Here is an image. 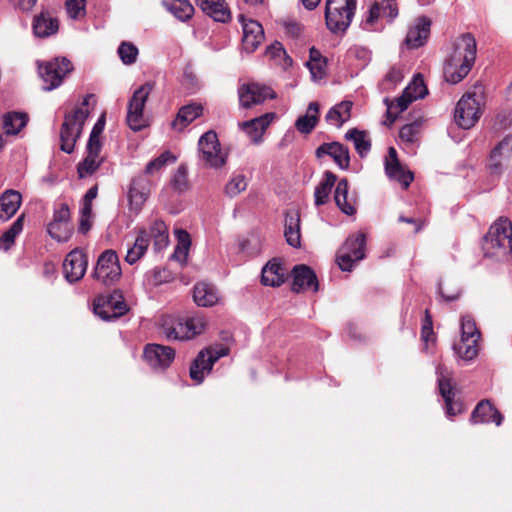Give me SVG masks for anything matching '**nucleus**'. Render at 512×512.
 <instances>
[{"label":"nucleus","mask_w":512,"mask_h":512,"mask_svg":"<svg viewBox=\"0 0 512 512\" xmlns=\"http://www.w3.org/2000/svg\"><path fill=\"white\" fill-rule=\"evenodd\" d=\"M477 52L476 39L471 33L459 36L453 46V51L445 60L444 77L448 83L461 82L471 71Z\"/></svg>","instance_id":"f257e3e1"},{"label":"nucleus","mask_w":512,"mask_h":512,"mask_svg":"<svg viewBox=\"0 0 512 512\" xmlns=\"http://www.w3.org/2000/svg\"><path fill=\"white\" fill-rule=\"evenodd\" d=\"M485 257L498 261L512 258V223L508 218L500 217L488 230L483 239Z\"/></svg>","instance_id":"f03ea898"},{"label":"nucleus","mask_w":512,"mask_h":512,"mask_svg":"<svg viewBox=\"0 0 512 512\" xmlns=\"http://www.w3.org/2000/svg\"><path fill=\"white\" fill-rule=\"evenodd\" d=\"M92 96L87 94L83 98L81 107H76L71 113H67L64 116L60 129V149L67 154L74 152L76 142L82 135L86 119L89 116V111L84 107L89 105V99Z\"/></svg>","instance_id":"7ed1b4c3"},{"label":"nucleus","mask_w":512,"mask_h":512,"mask_svg":"<svg viewBox=\"0 0 512 512\" xmlns=\"http://www.w3.org/2000/svg\"><path fill=\"white\" fill-rule=\"evenodd\" d=\"M356 0H327L325 22L332 33H344L350 26L356 11Z\"/></svg>","instance_id":"20e7f679"},{"label":"nucleus","mask_w":512,"mask_h":512,"mask_svg":"<svg viewBox=\"0 0 512 512\" xmlns=\"http://www.w3.org/2000/svg\"><path fill=\"white\" fill-rule=\"evenodd\" d=\"M460 328L461 339L458 343H454L453 350L460 360L470 362L478 355L481 334L474 318L470 315L462 316Z\"/></svg>","instance_id":"39448f33"},{"label":"nucleus","mask_w":512,"mask_h":512,"mask_svg":"<svg viewBox=\"0 0 512 512\" xmlns=\"http://www.w3.org/2000/svg\"><path fill=\"white\" fill-rule=\"evenodd\" d=\"M129 311L123 292L114 289L111 293L98 295L93 301L94 314L103 321L112 322Z\"/></svg>","instance_id":"423d86ee"},{"label":"nucleus","mask_w":512,"mask_h":512,"mask_svg":"<svg viewBox=\"0 0 512 512\" xmlns=\"http://www.w3.org/2000/svg\"><path fill=\"white\" fill-rule=\"evenodd\" d=\"M155 86L154 82H146L139 86L128 101L126 122L133 131H140L146 127L144 108L150 93Z\"/></svg>","instance_id":"0eeeda50"},{"label":"nucleus","mask_w":512,"mask_h":512,"mask_svg":"<svg viewBox=\"0 0 512 512\" xmlns=\"http://www.w3.org/2000/svg\"><path fill=\"white\" fill-rule=\"evenodd\" d=\"M91 276L94 280L108 287L120 280L122 269L115 250L107 249L99 255Z\"/></svg>","instance_id":"6e6552de"},{"label":"nucleus","mask_w":512,"mask_h":512,"mask_svg":"<svg viewBox=\"0 0 512 512\" xmlns=\"http://www.w3.org/2000/svg\"><path fill=\"white\" fill-rule=\"evenodd\" d=\"M366 235L362 232L351 234L339 249L336 260L339 268L350 272L355 264L365 258Z\"/></svg>","instance_id":"1a4fd4ad"},{"label":"nucleus","mask_w":512,"mask_h":512,"mask_svg":"<svg viewBox=\"0 0 512 512\" xmlns=\"http://www.w3.org/2000/svg\"><path fill=\"white\" fill-rule=\"evenodd\" d=\"M481 93L467 92L457 102L454 119L456 124L463 129H470L473 127L481 115L482 104Z\"/></svg>","instance_id":"9d476101"},{"label":"nucleus","mask_w":512,"mask_h":512,"mask_svg":"<svg viewBox=\"0 0 512 512\" xmlns=\"http://www.w3.org/2000/svg\"><path fill=\"white\" fill-rule=\"evenodd\" d=\"M73 70V64L66 57H57L43 64H38V73L44 85L43 90L52 91L58 88L67 74Z\"/></svg>","instance_id":"9b49d317"},{"label":"nucleus","mask_w":512,"mask_h":512,"mask_svg":"<svg viewBox=\"0 0 512 512\" xmlns=\"http://www.w3.org/2000/svg\"><path fill=\"white\" fill-rule=\"evenodd\" d=\"M199 158L210 168H221L226 164L227 155L222 153L218 135L214 130L205 132L198 141Z\"/></svg>","instance_id":"f8f14e48"},{"label":"nucleus","mask_w":512,"mask_h":512,"mask_svg":"<svg viewBox=\"0 0 512 512\" xmlns=\"http://www.w3.org/2000/svg\"><path fill=\"white\" fill-rule=\"evenodd\" d=\"M229 349L219 347L217 349L204 348L199 351L189 368V376L196 383L201 384L205 376L212 371L214 364L222 357L227 356Z\"/></svg>","instance_id":"ddd939ff"},{"label":"nucleus","mask_w":512,"mask_h":512,"mask_svg":"<svg viewBox=\"0 0 512 512\" xmlns=\"http://www.w3.org/2000/svg\"><path fill=\"white\" fill-rule=\"evenodd\" d=\"M436 376L439 394L445 402V414L447 418L453 419V417L463 412V405L459 401H454L455 387L452 383V378L449 376L447 368L443 365H438L436 367Z\"/></svg>","instance_id":"4468645a"},{"label":"nucleus","mask_w":512,"mask_h":512,"mask_svg":"<svg viewBox=\"0 0 512 512\" xmlns=\"http://www.w3.org/2000/svg\"><path fill=\"white\" fill-rule=\"evenodd\" d=\"M398 14L399 10L396 0L375 1L363 15L361 27L367 31H374L380 17L386 18L388 23H392Z\"/></svg>","instance_id":"2eb2a0df"},{"label":"nucleus","mask_w":512,"mask_h":512,"mask_svg":"<svg viewBox=\"0 0 512 512\" xmlns=\"http://www.w3.org/2000/svg\"><path fill=\"white\" fill-rule=\"evenodd\" d=\"M201 318H177L164 326V333L169 340H189L204 330Z\"/></svg>","instance_id":"dca6fc26"},{"label":"nucleus","mask_w":512,"mask_h":512,"mask_svg":"<svg viewBox=\"0 0 512 512\" xmlns=\"http://www.w3.org/2000/svg\"><path fill=\"white\" fill-rule=\"evenodd\" d=\"M87 266L86 253L80 248L71 250L63 261V274L66 281L71 284L80 281L86 273Z\"/></svg>","instance_id":"f3484780"},{"label":"nucleus","mask_w":512,"mask_h":512,"mask_svg":"<svg viewBox=\"0 0 512 512\" xmlns=\"http://www.w3.org/2000/svg\"><path fill=\"white\" fill-rule=\"evenodd\" d=\"M239 101L242 107L251 108L254 105L262 104L267 99L276 98L275 92L268 86L249 83L238 89Z\"/></svg>","instance_id":"a211bd4d"},{"label":"nucleus","mask_w":512,"mask_h":512,"mask_svg":"<svg viewBox=\"0 0 512 512\" xmlns=\"http://www.w3.org/2000/svg\"><path fill=\"white\" fill-rule=\"evenodd\" d=\"M150 184L147 174L144 172L131 179L127 193L131 211L139 212L142 209L150 194Z\"/></svg>","instance_id":"6ab92c4d"},{"label":"nucleus","mask_w":512,"mask_h":512,"mask_svg":"<svg viewBox=\"0 0 512 512\" xmlns=\"http://www.w3.org/2000/svg\"><path fill=\"white\" fill-rule=\"evenodd\" d=\"M143 357L152 368H168L175 359V350L160 344H147L144 347Z\"/></svg>","instance_id":"aec40b11"},{"label":"nucleus","mask_w":512,"mask_h":512,"mask_svg":"<svg viewBox=\"0 0 512 512\" xmlns=\"http://www.w3.org/2000/svg\"><path fill=\"white\" fill-rule=\"evenodd\" d=\"M317 158L329 156L341 170H347L350 166V151L344 144L333 141L324 142L315 151Z\"/></svg>","instance_id":"412c9836"},{"label":"nucleus","mask_w":512,"mask_h":512,"mask_svg":"<svg viewBox=\"0 0 512 512\" xmlns=\"http://www.w3.org/2000/svg\"><path fill=\"white\" fill-rule=\"evenodd\" d=\"M292 291L300 293L305 290L318 291L319 283L312 268L305 264L295 265L293 270Z\"/></svg>","instance_id":"4be33fe9"},{"label":"nucleus","mask_w":512,"mask_h":512,"mask_svg":"<svg viewBox=\"0 0 512 512\" xmlns=\"http://www.w3.org/2000/svg\"><path fill=\"white\" fill-rule=\"evenodd\" d=\"M431 20L427 16L418 17L409 28L405 44L410 49H418L425 45L430 35Z\"/></svg>","instance_id":"5701e85b"},{"label":"nucleus","mask_w":512,"mask_h":512,"mask_svg":"<svg viewBox=\"0 0 512 512\" xmlns=\"http://www.w3.org/2000/svg\"><path fill=\"white\" fill-rule=\"evenodd\" d=\"M502 421L503 415L489 400H481L472 411L470 417L472 424H488L494 422L497 426H500Z\"/></svg>","instance_id":"b1692460"},{"label":"nucleus","mask_w":512,"mask_h":512,"mask_svg":"<svg viewBox=\"0 0 512 512\" xmlns=\"http://www.w3.org/2000/svg\"><path fill=\"white\" fill-rule=\"evenodd\" d=\"M264 38V29L259 22L249 20L243 23L242 47L244 51L253 53L263 42Z\"/></svg>","instance_id":"393cba45"},{"label":"nucleus","mask_w":512,"mask_h":512,"mask_svg":"<svg viewBox=\"0 0 512 512\" xmlns=\"http://www.w3.org/2000/svg\"><path fill=\"white\" fill-rule=\"evenodd\" d=\"M139 231H144L148 238V244L153 241V249L156 252L162 251L169 245V232L168 227L162 220H155L148 229L141 228Z\"/></svg>","instance_id":"a878e982"},{"label":"nucleus","mask_w":512,"mask_h":512,"mask_svg":"<svg viewBox=\"0 0 512 512\" xmlns=\"http://www.w3.org/2000/svg\"><path fill=\"white\" fill-rule=\"evenodd\" d=\"M199 8L216 22L230 21L231 14L225 0H196Z\"/></svg>","instance_id":"bb28decb"},{"label":"nucleus","mask_w":512,"mask_h":512,"mask_svg":"<svg viewBox=\"0 0 512 512\" xmlns=\"http://www.w3.org/2000/svg\"><path fill=\"white\" fill-rule=\"evenodd\" d=\"M286 270L277 259L270 260L261 272V283L264 286L278 287L285 281Z\"/></svg>","instance_id":"cd10ccee"},{"label":"nucleus","mask_w":512,"mask_h":512,"mask_svg":"<svg viewBox=\"0 0 512 512\" xmlns=\"http://www.w3.org/2000/svg\"><path fill=\"white\" fill-rule=\"evenodd\" d=\"M274 113H266L259 117L245 121L240 124L242 130L250 136L254 143H259L262 140V135L266 128L270 125L273 120Z\"/></svg>","instance_id":"c85d7f7f"},{"label":"nucleus","mask_w":512,"mask_h":512,"mask_svg":"<svg viewBox=\"0 0 512 512\" xmlns=\"http://www.w3.org/2000/svg\"><path fill=\"white\" fill-rule=\"evenodd\" d=\"M22 203L20 192L8 189L0 195V220L7 221L12 218Z\"/></svg>","instance_id":"c756f323"},{"label":"nucleus","mask_w":512,"mask_h":512,"mask_svg":"<svg viewBox=\"0 0 512 512\" xmlns=\"http://www.w3.org/2000/svg\"><path fill=\"white\" fill-rule=\"evenodd\" d=\"M59 22L48 12H41L33 19V33L38 38H47L58 31Z\"/></svg>","instance_id":"7c9ffc66"},{"label":"nucleus","mask_w":512,"mask_h":512,"mask_svg":"<svg viewBox=\"0 0 512 512\" xmlns=\"http://www.w3.org/2000/svg\"><path fill=\"white\" fill-rule=\"evenodd\" d=\"M284 236L286 242L293 248L301 246L300 215L298 211L285 213Z\"/></svg>","instance_id":"2f4dec72"},{"label":"nucleus","mask_w":512,"mask_h":512,"mask_svg":"<svg viewBox=\"0 0 512 512\" xmlns=\"http://www.w3.org/2000/svg\"><path fill=\"white\" fill-rule=\"evenodd\" d=\"M203 113V106L197 103H190L182 106L176 118L172 121L171 125L178 131L184 130L195 119L199 118Z\"/></svg>","instance_id":"473e14b6"},{"label":"nucleus","mask_w":512,"mask_h":512,"mask_svg":"<svg viewBox=\"0 0 512 512\" xmlns=\"http://www.w3.org/2000/svg\"><path fill=\"white\" fill-rule=\"evenodd\" d=\"M193 299L198 306L211 307L218 302V291L210 283L199 282L194 286Z\"/></svg>","instance_id":"72a5a7b5"},{"label":"nucleus","mask_w":512,"mask_h":512,"mask_svg":"<svg viewBox=\"0 0 512 512\" xmlns=\"http://www.w3.org/2000/svg\"><path fill=\"white\" fill-rule=\"evenodd\" d=\"M349 192V183L346 178H342L337 182L335 192H334V200L337 207L341 210L342 213L348 216H353L356 213V208L354 206V200L348 198Z\"/></svg>","instance_id":"f704fd0d"},{"label":"nucleus","mask_w":512,"mask_h":512,"mask_svg":"<svg viewBox=\"0 0 512 512\" xmlns=\"http://www.w3.org/2000/svg\"><path fill=\"white\" fill-rule=\"evenodd\" d=\"M512 136L504 137L491 151L488 162V169L492 174H499L502 171V160L512 147Z\"/></svg>","instance_id":"c9c22d12"},{"label":"nucleus","mask_w":512,"mask_h":512,"mask_svg":"<svg viewBox=\"0 0 512 512\" xmlns=\"http://www.w3.org/2000/svg\"><path fill=\"white\" fill-rule=\"evenodd\" d=\"M352 107V101H341L328 110L325 119L329 124L341 128L351 118Z\"/></svg>","instance_id":"e433bc0d"},{"label":"nucleus","mask_w":512,"mask_h":512,"mask_svg":"<svg viewBox=\"0 0 512 512\" xmlns=\"http://www.w3.org/2000/svg\"><path fill=\"white\" fill-rule=\"evenodd\" d=\"M336 182L337 176L333 172L329 170L324 172L322 180L315 187L314 191V202L316 206H322L328 202L330 193Z\"/></svg>","instance_id":"4c0bfd02"},{"label":"nucleus","mask_w":512,"mask_h":512,"mask_svg":"<svg viewBox=\"0 0 512 512\" xmlns=\"http://www.w3.org/2000/svg\"><path fill=\"white\" fill-rule=\"evenodd\" d=\"M162 5L181 22L190 20L195 11L189 0H162Z\"/></svg>","instance_id":"58836bf2"},{"label":"nucleus","mask_w":512,"mask_h":512,"mask_svg":"<svg viewBox=\"0 0 512 512\" xmlns=\"http://www.w3.org/2000/svg\"><path fill=\"white\" fill-rule=\"evenodd\" d=\"M318 114L319 104L317 102H310L307 113L296 120V129L302 134L311 133L318 123Z\"/></svg>","instance_id":"ea45409f"},{"label":"nucleus","mask_w":512,"mask_h":512,"mask_svg":"<svg viewBox=\"0 0 512 512\" xmlns=\"http://www.w3.org/2000/svg\"><path fill=\"white\" fill-rule=\"evenodd\" d=\"M344 137L354 143L355 150L361 158L366 157L370 152L371 140L366 131L352 128L345 133Z\"/></svg>","instance_id":"a19ab883"},{"label":"nucleus","mask_w":512,"mask_h":512,"mask_svg":"<svg viewBox=\"0 0 512 512\" xmlns=\"http://www.w3.org/2000/svg\"><path fill=\"white\" fill-rule=\"evenodd\" d=\"M28 116L22 112H8L3 116V129L7 135H16L27 124Z\"/></svg>","instance_id":"79ce46f5"},{"label":"nucleus","mask_w":512,"mask_h":512,"mask_svg":"<svg viewBox=\"0 0 512 512\" xmlns=\"http://www.w3.org/2000/svg\"><path fill=\"white\" fill-rule=\"evenodd\" d=\"M148 238L144 231H138L137 237L132 247H130L125 256V261L133 265L141 259L148 249Z\"/></svg>","instance_id":"37998d69"},{"label":"nucleus","mask_w":512,"mask_h":512,"mask_svg":"<svg viewBox=\"0 0 512 512\" xmlns=\"http://www.w3.org/2000/svg\"><path fill=\"white\" fill-rule=\"evenodd\" d=\"M24 227V214H21L12 225L2 233L0 237V249L7 251L15 243L16 237L22 232Z\"/></svg>","instance_id":"c03bdc74"},{"label":"nucleus","mask_w":512,"mask_h":512,"mask_svg":"<svg viewBox=\"0 0 512 512\" xmlns=\"http://www.w3.org/2000/svg\"><path fill=\"white\" fill-rule=\"evenodd\" d=\"M176 160L177 158L170 151H164L147 163L144 173L147 175H154L161 171L166 165L175 163Z\"/></svg>","instance_id":"a18cd8bd"},{"label":"nucleus","mask_w":512,"mask_h":512,"mask_svg":"<svg viewBox=\"0 0 512 512\" xmlns=\"http://www.w3.org/2000/svg\"><path fill=\"white\" fill-rule=\"evenodd\" d=\"M266 55L271 59L278 60L279 64L285 69L293 64V59L287 54L282 43L278 41H275L266 48Z\"/></svg>","instance_id":"49530a36"},{"label":"nucleus","mask_w":512,"mask_h":512,"mask_svg":"<svg viewBox=\"0 0 512 512\" xmlns=\"http://www.w3.org/2000/svg\"><path fill=\"white\" fill-rule=\"evenodd\" d=\"M102 163V158L86 154L85 158L77 165L79 178H86L93 175L99 169Z\"/></svg>","instance_id":"de8ad7c7"},{"label":"nucleus","mask_w":512,"mask_h":512,"mask_svg":"<svg viewBox=\"0 0 512 512\" xmlns=\"http://www.w3.org/2000/svg\"><path fill=\"white\" fill-rule=\"evenodd\" d=\"M174 191L181 194L189 189L188 170L184 165H180L170 181Z\"/></svg>","instance_id":"09e8293b"},{"label":"nucleus","mask_w":512,"mask_h":512,"mask_svg":"<svg viewBox=\"0 0 512 512\" xmlns=\"http://www.w3.org/2000/svg\"><path fill=\"white\" fill-rule=\"evenodd\" d=\"M47 232L57 242L63 243L68 241L71 235L69 223L50 222L47 227Z\"/></svg>","instance_id":"8fccbe9b"},{"label":"nucleus","mask_w":512,"mask_h":512,"mask_svg":"<svg viewBox=\"0 0 512 512\" xmlns=\"http://www.w3.org/2000/svg\"><path fill=\"white\" fill-rule=\"evenodd\" d=\"M404 91L414 100L423 99L428 94V89L424 83L423 77L420 74L412 79Z\"/></svg>","instance_id":"3c124183"},{"label":"nucleus","mask_w":512,"mask_h":512,"mask_svg":"<svg viewBox=\"0 0 512 512\" xmlns=\"http://www.w3.org/2000/svg\"><path fill=\"white\" fill-rule=\"evenodd\" d=\"M118 55L124 64L130 65L136 62L138 49L132 43L122 42L118 47Z\"/></svg>","instance_id":"603ef678"},{"label":"nucleus","mask_w":512,"mask_h":512,"mask_svg":"<svg viewBox=\"0 0 512 512\" xmlns=\"http://www.w3.org/2000/svg\"><path fill=\"white\" fill-rule=\"evenodd\" d=\"M247 187L246 178L243 174L234 175L225 186L228 196L234 197L244 191Z\"/></svg>","instance_id":"864d4df0"},{"label":"nucleus","mask_w":512,"mask_h":512,"mask_svg":"<svg viewBox=\"0 0 512 512\" xmlns=\"http://www.w3.org/2000/svg\"><path fill=\"white\" fill-rule=\"evenodd\" d=\"M177 236L179 240V244L175 247L173 254L171 255L172 259H179L180 254H183L184 259L187 256L188 248L191 244L190 235L185 230H177Z\"/></svg>","instance_id":"5fc2aeb1"},{"label":"nucleus","mask_w":512,"mask_h":512,"mask_svg":"<svg viewBox=\"0 0 512 512\" xmlns=\"http://www.w3.org/2000/svg\"><path fill=\"white\" fill-rule=\"evenodd\" d=\"M86 0H66L67 14L72 19H79L85 14Z\"/></svg>","instance_id":"6e6d98bb"},{"label":"nucleus","mask_w":512,"mask_h":512,"mask_svg":"<svg viewBox=\"0 0 512 512\" xmlns=\"http://www.w3.org/2000/svg\"><path fill=\"white\" fill-rule=\"evenodd\" d=\"M418 125L416 123L405 124L399 131V138L403 143L413 144L417 139Z\"/></svg>","instance_id":"4d7b16f0"},{"label":"nucleus","mask_w":512,"mask_h":512,"mask_svg":"<svg viewBox=\"0 0 512 512\" xmlns=\"http://www.w3.org/2000/svg\"><path fill=\"white\" fill-rule=\"evenodd\" d=\"M153 284L161 285L173 280L171 271L165 267H155L152 271Z\"/></svg>","instance_id":"13d9d810"},{"label":"nucleus","mask_w":512,"mask_h":512,"mask_svg":"<svg viewBox=\"0 0 512 512\" xmlns=\"http://www.w3.org/2000/svg\"><path fill=\"white\" fill-rule=\"evenodd\" d=\"M433 323L432 317L428 310H425V318L421 328V339L428 344L430 340H433Z\"/></svg>","instance_id":"bf43d9fd"},{"label":"nucleus","mask_w":512,"mask_h":512,"mask_svg":"<svg viewBox=\"0 0 512 512\" xmlns=\"http://www.w3.org/2000/svg\"><path fill=\"white\" fill-rule=\"evenodd\" d=\"M69 220H70L69 206L66 203H61L58 206V208L54 209L52 221L65 224V223H69Z\"/></svg>","instance_id":"052dcab7"},{"label":"nucleus","mask_w":512,"mask_h":512,"mask_svg":"<svg viewBox=\"0 0 512 512\" xmlns=\"http://www.w3.org/2000/svg\"><path fill=\"white\" fill-rule=\"evenodd\" d=\"M325 64L326 60L321 59V62H307L306 65L314 79H321L325 75Z\"/></svg>","instance_id":"680f3d73"},{"label":"nucleus","mask_w":512,"mask_h":512,"mask_svg":"<svg viewBox=\"0 0 512 512\" xmlns=\"http://www.w3.org/2000/svg\"><path fill=\"white\" fill-rule=\"evenodd\" d=\"M102 149V143L100 137L89 136L87 145H86V154L98 156Z\"/></svg>","instance_id":"e2e57ef3"},{"label":"nucleus","mask_w":512,"mask_h":512,"mask_svg":"<svg viewBox=\"0 0 512 512\" xmlns=\"http://www.w3.org/2000/svg\"><path fill=\"white\" fill-rule=\"evenodd\" d=\"M403 79V74L400 68L391 67L385 76V81L391 83L392 85H397Z\"/></svg>","instance_id":"0e129e2a"},{"label":"nucleus","mask_w":512,"mask_h":512,"mask_svg":"<svg viewBox=\"0 0 512 512\" xmlns=\"http://www.w3.org/2000/svg\"><path fill=\"white\" fill-rule=\"evenodd\" d=\"M394 180L398 181L402 185L403 189H407L410 186V184L413 182V180H414V174L410 170L403 169L395 177Z\"/></svg>","instance_id":"69168bd1"},{"label":"nucleus","mask_w":512,"mask_h":512,"mask_svg":"<svg viewBox=\"0 0 512 512\" xmlns=\"http://www.w3.org/2000/svg\"><path fill=\"white\" fill-rule=\"evenodd\" d=\"M438 293L446 302H452L457 300L461 295L460 288H455L453 291L445 292L441 282L438 283Z\"/></svg>","instance_id":"338daca9"},{"label":"nucleus","mask_w":512,"mask_h":512,"mask_svg":"<svg viewBox=\"0 0 512 512\" xmlns=\"http://www.w3.org/2000/svg\"><path fill=\"white\" fill-rule=\"evenodd\" d=\"M415 101L409 94L403 91L402 95L396 99V108L399 112L405 111L408 106Z\"/></svg>","instance_id":"774afa93"}]
</instances>
